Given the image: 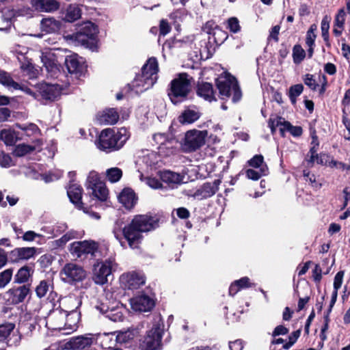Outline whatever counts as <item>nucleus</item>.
Returning <instances> with one entry per match:
<instances>
[{
    "label": "nucleus",
    "instance_id": "obj_1",
    "mask_svg": "<svg viewBox=\"0 0 350 350\" xmlns=\"http://www.w3.org/2000/svg\"><path fill=\"white\" fill-rule=\"evenodd\" d=\"M156 221L147 215H137L123 228V235L131 248H137L143 239V233L154 229Z\"/></svg>",
    "mask_w": 350,
    "mask_h": 350
},
{
    "label": "nucleus",
    "instance_id": "obj_2",
    "mask_svg": "<svg viewBox=\"0 0 350 350\" xmlns=\"http://www.w3.org/2000/svg\"><path fill=\"white\" fill-rule=\"evenodd\" d=\"M129 137V132L124 127L118 129L117 131L112 129H106L101 131L96 146L101 150H117L124 146Z\"/></svg>",
    "mask_w": 350,
    "mask_h": 350
},
{
    "label": "nucleus",
    "instance_id": "obj_3",
    "mask_svg": "<svg viewBox=\"0 0 350 350\" xmlns=\"http://www.w3.org/2000/svg\"><path fill=\"white\" fill-rule=\"evenodd\" d=\"M158 63L154 57L148 59L142 69V74L132 82L133 90L139 94L150 89L157 80Z\"/></svg>",
    "mask_w": 350,
    "mask_h": 350
},
{
    "label": "nucleus",
    "instance_id": "obj_4",
    "mask_svg": "<svg viewBox=\"0 0 350 350\" xmlns=\"http://www.w3.org/2000/svg\"><path fill=\"white\" fill-rule=\"evenodd\" d=\"M97 27L92 22L84 23L79 31L68 37L76 42L94 51L96 48Z\"/></svg>",
    "mask_w": 350,
    "mask_h": 350
},
{
    "label": "nucleus",
    "instance_id": "obj_5",
    "mask_svg": "<svg viewBox=\"0 0 350 350\" xmlns=\"http://www.w3.org/2000/svg\"><path fill=\"white\" fill-rule=\"evenodd\" d=\"M191 83L189 75L180 73L170 83L168 92L170 99L174 104H177L185 98L190 91Z\"/></svg>",
    "mask_w": 350,
    "mask_h": 350
},
{
    "label": "nucleus",
    "instance_id": "obj_6",
    "mask_svg": "<svg viewBox=\"0 0 350 350\" xmlns=\"http://www.w3.org/2000/svg\"><path fill=\"white\" fill-rule=\"evenodd\" d=\"M216 84L221 98H228L232 94V100L236 103L241 98V92L236 79L228 73H224L217 79Z\"/></svg>",
    "mask_w": 350,
    "mask_h": 350
},
{
    "label": "nucleus",
    "instance_id": "obj_7",
    "mask_svg": "<svg viewBox=\"0 0 350 350\" xmlns=\"http://www.w3.org/2000/svg\"><path fill=\"white\" fill-rule=\"evenodd\" d=\"M63 304H71L67 307L70 310L69 313L66 312V317L64 324L63 334L68 335L75 332L78 328L80 319V314L76 310L79 305V301L75 297H65L62 300Z\"/></svg>",
    "mask_w": 350,
    "mask_h": 350
},
{
    "label": "nucleus",
    "instance_id": "obj_8",
    "mask_svg": "<svg viewBox=\"0 0 350 350\" xmlns=\"http://www.w3.org/2000/svg\"><path fill=\"white\" fill-rule=\"evenodd\" d=\"M206 131L191 130L186 133L183 149L186 152H191L200 148L204 144L207 136Z\"/></svg>",
    "mask_w": 350,
    "mask_h": 350
},
{
    "label": "nucleus",
    "instance_id": "obj_9",
    "mask_svg": "<svg viewBox=\"0 0 350 350\" xmlns=\"http://www.w3.org/2000/svg\"><path fill=\"white\" fill-rule=\"evenodd\" d=\"M117 265L112 259L98 262L94 268L93 279L96 284H104L108 281L113 271L116 269Z\"/></svg>",
    "mask_w": 350,
    "mask_h": 350
},
{
    "label": "nucleus",
    "instance_id": "obj_10",
    "mask_svg": "<svg viewBox=\"0 0 350 350\" xmlns=\"http://www.w3.org/2000/svg\"><path fill=\"white\" fill-rule=\"evenodd\" d=\"M61 276L68 283L77 282L85 278L86 272L81 266L70 262L63 267Z\"/></svg>",
    "mask_w": 350,
    "mask_h": 350
},
{
    "label": "nucleus",
    "instance_id": "obj_11",
    "mask_svg": "<svg viewBox=\"0 0 350 350\" xmlns=\"http://www.w3.org/2000/svg\"><path fill=\"white\" fill-rule=\"evenodd\" d=\"M269 126L273 133L278 127L282 135H284L285 131H289L295 137L300 136L302 134V129L300 126H292L281 117L271 118L269 120Z\"/></svg>",
    "mask_w": 350,
    "mask_h": 350
},
{
    "label": "nucleus",
    "instance_id": "obj_12",
    "mask_svg": "<svg viewBox=\"0 0 350 350\" xmlns=\"http://www.w3.org/2000/svg\"><path fill=\"white\" fill-rule=\"evenodd\" d=\"M161 329L159 325H155L148 332L140 347L142 350H157L161 346Z\"/></svg>",
    "mask_w": 350,
    "mask_h": 350
},
{
    "label": "nucleus",
    "instance_id": "obj_13",
    "mask_svg": "<svg viewBox=\"0 0 350 350\" xmlns=\"http://www.w3.org/2000/svg\"><path fill=\"white\" fill-rule=\"evenodd\" d=\"M41 60L48 75L51 78H57L61 74V66L56 55L53 51H46L42 53Z\"/></svg>",
    "mask_w": 350,
    "mask_h": 350
},
{
    "label": "nucleus",
    "instance_id": "obj_14",
    "mask_svg": "<svg viewBox=\"0 0 350 350\" xmlns=\"http://www.w3.org/2000/svg\"><path fill=\"white\" fill-rule=\"evenodd\" d=\"M120 280L121 284L129 289H137L145 284L144 275L139 271L123 273Z\"/></svg>",
    "mask_w": 350,
    "mask_h": 350
},
{
    "label": "nucleus",
    "instance_id": "obj_15",
    "mask_svg": "<svg viewBox=\"0 0 350 350\" xmlns=\"http://www.w3.org/2000/svg\"><path fill=\"white\" fill-rule=\"evenodd\" d=\"M67 310L55 309L49 315L46 320V326L49 329L57 330L63 334L64 324L66 317Z\"/></svg>",
    "mask_w": 350,
    "mask_h": 350
},
{
    "label": "nucleus",
    "instance_id": "obj_16",
    "mask_svg": "<svg viewBox=\"0 0 350 350\" xmlns=\"http://www.w3.org/2000/svg\"><path fill=\"white\" fill-rule=\"evenodd\" d=\"M95 340L96 337L93 334H88L71 338L66 343V347L73 350H81L90 347Z\"/></svg>",
    "mask_w": 350,
    "mask_h": 350
},
{
    "label": "nucleus",
    "instance_id": "obj_17",
    "mask_svg": "<svg viewBox=\"0 0 350 350\" xmlns=\"http://www.w3.org/2000/svg\"><path fill=\"white\" fill-rule=\"evenodd\" d=\"M221 181L215 180L213 183H204L193 194L187 193L198 200H202L213 196L219 189Z\"/></svg>",
    "mask_w": 350,
    "mask_h": 350
},
{
    "label": "nucleus",
    "instance_id": "obj_18",
    "mask_svg": "<svg viewBox=\"0 0 350 350\" xmlns=\"http://www.w3.org/2000/svg\"><path fill=\"white\" fill-rule=\"evenodd\" d=\"M0 83L8 89L21 90L34 98L36 97V93L29 88L25 85H21L15 82L10 75L4 71L0 70Z\"/></svg>",
    "mask_w": 350,
    "mask_h": 350
},
{
    "label": "nucleus",
    "instance_id": "obj_19",
    "mask_svg": "<svg viewBox=\"0 0 350 350\" xmlns=\"http://www.w3.org/2000/svg\"><path fill=\"white\" fill-rule=\"evenodd\" d=\"M154 304V301L146 295H140L131 299V308L135 311H149L153 308Z\"/></svg>",
    "mask_w": 350,
    "mask_h": 350
},
{
    "label": "nucleus",
    "instance_id": "obj_20",
    "mask_svg": "<svg viewBox=\"0 0 350 350\" xmlns=\"http://www.w3.org/2000/svg\"><path fill=\"white\" fill-rule=\"evenodd\" d=\"M96 249V244L88 241L74 242L70 245V252L78 258L85 254H92Z\"/></svg>",
    "mask_w": 350,
    "mask_h": 350
},
{
    "label": "nucleus",
    "instance_id": "obj_21",
    "mask_svg": "<svg viewBox=\"0 0 350 350\" xmlns=\"http://www.w3.org/2000/svg\"><path fill=\"white\" fill-rule=\"evenodd\" d=\"M29 293V288L27 285H23L15 288L8 290L5 295L8 301L13 304L23 302Z\"/></svg>",
    "mask_w": 350,
    "mask_h": 350
},
{
    "label": "nucleus",
    "instance_id": "obj_22",
    "mask_svg": "<svg viewBox=\"0 0 350 350\" xmlns=\"http://www.w3.org/2000/svg\"><path fill=\"white\" fill-rule=\"evenodd\" d=\"M31 5L38 12L51 13L59 8V3L56 0H31Z\"/></svg>",
    "mask_w": 350,
    "mask_h": 350
},
{
    "label": "nucleus",
    "instance_id": "obj_23",
    "mask_svg": "<svg viewBox=\"0 0 350 350\" xmlns=\"http://www.w3.org/2000/svg\"><path fill=\"white\" fill-rule=\"evenodd\" d=\"M39 92L46 100H53L57 98L62 89L57 84L42 83L39 85Z\"/></svg>",
    "mask_w": 350,
    "mask_h": 350
},
{
    "label": "nucleus",
    "instance_id": "obj_24",
    "mask_svg": "<svg viewBox=\"0 0 350 350\" xmlns=\"http://www.w3.org/2000/svg\"><path fill=\"white\" fill-rule=\"evenodd\" d=\"M65 64L70 73L81 74L84 70L83 61L77 54L67 56Z\"/></svg>",
    "mask_w": 350,
    "mask_h": 350
},
{
    "label": "nucleus",
    "instance_id": "obj_25",
    "mask_svg": "<svg viewBox=\"0 0 350 350\" xmlns=\"http://www.w3.org/2000/svg\"><path fill=\"white\" fill-rule=\"evenodd\" d=\"M36 254L35 247H18L13 250L11 253L12 260L18 262L22 260H27Z\"/></svg>",
    "mask_w": 350,
    "mask_h": 350
},
{
    "label": "nucleus",
    "instance_id": "obj_26",
    "mask_svg": "<svg viewBox=\"0 0 350 350\" xmlns=\"http://www.w3.org/2000/svg\"><path fill=\"white\" fill-rule=\"evenodd\" d=\"M118 119V112L113 108L107 109L96 116V120L100 124H114Z\"/></svg>",
    "mask_w": 350,
    "mask_h": 350
},
{
    "label": "nucleus",
    "instance_id": "obj_27",
    "mask_svg": "<svg viewBox=\"0 0 350 350\" xmlns=\"http://www.w3.org/2000/svg\"><path fill=\"white\" fill-rule=\"evenodd\" d=\"M42 142L41 139H37L33 142L32 144L28 145L25 144H20L16 146L14 154L16 157H23L25 154L30 153L34 150H40Z\"/></svg>",
    "mask_w": 350,
    "mask_h": 350
},
{
    "label": "nucleus",
    "instance_id": "obj_28",
    "mask_svg": "<svg viewBox=\"0 0 350 350\" xmlns=\"http://www.w3.org/2000/svg\"><path fill=\"white\" fill-rule=\"evenodd\" d=\"M67 194L70 200L75 204L77 208H82V188L77 183H71L67 189Z\"/></svg>",
    "mask_w": 350,
    "mask_h": 350
},
{
    "label": "nucleus",
    "instance_id": "obj_29",
    "mask_svg": "<svg viewBox=\"0 0 350 350\" xmlns=\"http://www.w3.org/2000/svg\"><path fill=\"white\" fill-rule=\"evenodd\" d=\"M178 142L174 138H168L161 146H158L159 153L163 157H168L173 154L177 150Z\"/></svg>",
    "mask_w": 350,
    "mask_h": 350
},
{
    "label": "nucleus",
    "instance_id": "obj_30",
    "mask_svg": "<svg viewBox=\"0 0 350 350\" xmlns=\"http://www.w3.org/2000/svg\"><path fill=\"white\" fill-rule=\"evenodd\" d=\"M118 200L126 208H131L137 202L134 191L129 188L122 190L118 196Z\"/></svg>",
    "mask_w": 350,
    "mask_h": 350
},
{
    "label": "nucleus",
    "instance_id": "obj_31",
    "mask_svg": "<svg viewBox=\"0 0 350 350\" xmlns=\"http://www.w3.org/2000/svg\"><path fill=\"white\" fill-rule=\"evenodd\" d=\"M15 16V11L8 8L3 9L0 12V30L5 31L10 29Z\"/></svg>",
    "mask_w": 350,
    "mask_h": 350
},
{
    "label": "nucleus",
    "instance_id": "obj_32",
    "mask_svg": "<svg viewBox=\"0 0 350 350\" xmlns=\"http://www.w3.org/2000/svg\"><path fill=\"white\" fill-rule=\"evenodd\" d=\"M198 95L204 100L211 102L215 100V93L213 85L209 83H199L197 90Z\"/></svg>",
    "mask_w": 350,
    "mask_h": 350
},
{
    "label": "nucleus",
    "instance_id": "obj_33",
    "mask_svg": "<svg viewBox=\"0 0 350 350\" xmlns=\"http://www.w3.org/2000/svg\"><path fill=\"white\" fill-rule=\"evenodd\" d=\"M34 269L33 267L25 265L21 267L14 275V282L17 284H23L27 282L33 275Z\"/></svg>",
    "mask_w": 350,
    "mask_h": 350
},
{
    "label": "nucleus",
    "instance_id": "obj_34",
    "mask_svg": "<svg viewBox=\"0 0 350 350\" xmlns=\"http://www.w3.org/2000/svg\"><path fill=\"white\" fill-rule=\"evenodd\" d=\"M60 22L53 17L43 18L40 22V29L42 31L52 33L60 29Z\"/></svg>",
    "mask_w": 350,
    "mask_h": 350
},
{
    "label": "nucleus",
    "instance_id": "obj_35",
    "mask_svg": "<svg viewBox=\"0 0 350 350\" xmlns=\"http://www.w3.org/2000/svg\"><path fill=\"white\" fill-rule=\"evenodd\" d=\"M160 178L169 185H178L183 183V176L171 171H164L160 173Z\"/></svg>",
    "mask_w": 350,
    "mask_h": 350
},
{
    "label": "nucleus",
    "instance_id": "obj_36",
    "mask_svg": "<svg viewBox=\"0 0 350 350\" xmlns=\"http://www.w3.org/2000/svg\"><path fill=\"white\" fill-rule=\"evenodd\" d=\"M317 29V25L313 24L310 27L306 33V44L308 47V52L309 57H311L313 54L314 42L317 38V35L315 34Z\"/></svg>",
    "mask_w": 350,
    "mask_h": 350
},
{
    "label": "nucleus",
    "instance_id": "obj_37",
    "mask_svg": "<svg viewBox=\"0 0 350 350\" xmlns=\"http://www.w3.org/2000/svg\"><path fill=\"white\" fill-rule=\"evenodd\" d=\"M96 340H98L103 347L106 349L112 347L116 342V336L114 333H103L98 335Z\"/></svg>",
    "mask_w": 350,
    "mask_h": 350
},
{
    "label": "nucleus",
    "instance_id": "obj_38",
    "mask_svg": "<svg viewBox=\"0 0 350 350\" xmlns=\"http://www.w3.org/2000/svg\"><path fill=\"white\" fill-rule=\"evenodd\" d=\"M81 16V10L77 5H70L66 10L64 20L67 22L72 23L78 20Z\"/></svg>",
    "mask_w": 350,
    "mask_h": 350
},
{
    "label": "nucleus",
    "instance_id": "obj_39",
    "mask_svg": "<svg viewBox=\"0 0 350 350\" xmlns=\"http://www.w3.org/2000/svg\"><path fill=\"white\" fill-rule=\"evenodd\" d=\"M200 116V113L198 111L187 109L180 116L179 121L183 124H191L198 120Z\"/></svg>",
    "mask_w": 350,
    "mask_h": 350
},
{
    "label": "nucleus",
    "instance_id": "obj_40",
    "mask_svg": "<svg viewBox=\"0 0 350 350\" xmlns=\"http://www.w3.org/2000/svg\"><path fill=\"white\" fill-rule=\"evenodd\" d=\"M0 139L2 140L6 145H13L18 137L15 131L11 129H3L0 133Z\"/></svg>",
    "mask_w": 350,
    "mask_h": 350
},
{
    "label": "nucleus",
    "instance_id": "obj_41",
    "mask_svg": "<svg viewBox=\"0 0 350 350\" xmlns=\"http://www.w3.org/2000/svg\"><path fill=\"white\" fill-rule=\"evenodd\" d=\"M92 194L98 200L105 201L108 196V190L103 183H98L96 186L91 188Z\"/></svg>",
    "mask_w": 350,
    "mask_h": 350
},
{
    "label": "nucleus",
    "instance_id": "obj_42",
    "mask_svg": "<svg viewBox=\"0 0 350 350\" xmlns=\"http://www.w3.org/2000/svg\"><path fill=\"white\" fill-rule=\"evenodd\" d=\"M116 342L120 344H128L133 340L135 336V332L131 329L121 331L116 335Z\"/></svg>",
    "mask_w": 350,
    "mask_h": 350
},
{
    "label": "nucleus",
    "instance_id": "obj_43",
    "mask_svg": "<svg viewBox=\"0 0 350 350\" xmlns=\"http://www.w3.org/2000/svg\"><path fill=\"white\" fill-rule=\"evenodd\" d=\"M122 176V171L118 167H111L106 171V178L110 183L118 182Z\"/></svg>",
    "mask_w": 350,
    "mask_h": 350
},
{
    "label": "nucleus",
    "instance_id": "obj_44",
    "mask_svg": "<svg viewBox=\"0 0 350 350\" xmlns=\"http://www.w3.org/2000/svg\"><path fill=\"white\" fill-rule=\"evenodd\" d=\"M312 142L311 148L310 150V157L308 159V162L310 163H314V154L317 152V147L319 146L318 137L316 135L315 131L311 132Z\"/></svg>",
    "mask_w": 350,
    "mask_h": 350
},
{
    "label": "nucleus",
    "instance_id": "obj_45",
    "mask_svg": "<svg viewBox=\"0 0 350 350\" xmlns=\"http://www.w3.org/2000/svg\"><path fill=\"white\" fill-rule=\"evenodd\" d=\"M304 86L301 84H296L291 86L289 89V98L291 103L295 105L297 101V97L303 92Z\"/></svg>",
    "mask_w": 350,
    "mask_h": 350
},
{
    "label": "nucleus",
    "instance_id": "obj_46",
    "mask_svg": "<svg viewBox=\"0 0 350 350\" xmlns=\"http://www.w3.org/2000/svg\"><path fill=\"white\" fill-rule=\"evenodd\" d=\"M12 275V269H7L0 273V288H3L10 283Z\"/></svg>",
    "mask_w": 350,
    "mask_h": 350
},
{
    "label": "nucleus",
    "instance_id": "obj_47",
    "mask_svg": "<svg viewBox=\"0 0 350 350\" xmlns=\"http://www.w3.org/2000/svg\"><path fill=\"white\" fill-rule=\"evenodd\" d=\"M204 29L208 33H211V31L213 30L215 31L213 32V34L215 35L216 33L221 34L223 40H226L228 37L226 32L221 30L217 25L215 24V23L213 21H208L204 26Z\"/></svg>",
    "mask_w": 350,
    "mask_h": 350
},
{
    "label": "nucleus",
    "instance_id": "obj_48",
    "mask_svg": "<svg viewBox=\"0 0 350 350\" xmlns=\"http://www.w3.org/2000/svg\"><path fill=\"white\" fill-rule=\"evenodd\" d=\"M16 127L23 131L25 135L27 136H31L40 133L38 127L32 123L29 124L28 125H21L17 124Z\"/></svg>",
    "mask_w": 350,
    "mask_h": 350
},
{
    "label": "nucleus",
    "instance_id": "obj_49",
    "mask_svg": "<svg viewBox=\"0 0 350 350\" xmlns=\"http://www.w3.org/2000/svg\"><path fill=\"white\" fill-rule=\"evenodd\" d=\"M306 53L302 47L299 45H295L293 49V57L295 64L300 63L305 57Z\"/></svg>",
    "mask_w": 350,
    "mask_h": 350
},
{
    "label": "nucleus",
    "instance_id": "obj_50",
    "mask_svg": "<svg viewBox=\"0 0 350 350\" xmlns=\"http://www.w3.org/2000/svg\"><path fill=\"white\" fill-rule=\"evenodd\" d=\"M51 285L49 282L42 280L36 288V293L38 297L41 298L46 295V293L49 291Z\"/></svg>",
    "mask_w": 350,
    "mask_h": 350
},
{
    "label": "nucleus",
    "instance_id": "obj_51",
    "mask_svg": "<svg viewBox=\"0 0 350 350\" xmlns=\"http://www.w3.org/2000/svg\"><path fill=\"white\" fill-rule=\"evenodd\" d=\"M265 167H261L259 170L248 169L246 171V176L250 179L257 180L262 175H265Z\"/></svg>",
    "mask_w": 350,
    "mask_h": 350
},
{
    "label": "nucleus",
    "instance_id": "obj_52",
    "mask_svg": "<svg viewBox=\"0 0 350 350\" xmlns=\"http://www.w3.org/2000/svg\"><path fill=\"white\" fill-rule=\"evenodd\" d=\"M139 178L142 181L145 180L146 183L152 189H158L162 188V184L156 178L147 177L145 179H144L143 175L140 174Z\"/></svg>",
    "mask_w": 350,
    "mask_h": 350
},
{
    "label": "nucleus",
    "instance_id": "obj_53",
    "mask_svg": "<svg viewBox=\"0 0 350 350\" xmlns=\"http://www.w3.org/2000/svg\"><path fill=\"white\" fill-rule=\"evenodd\" d=\"M14 328V325L11 323L0 325V338L4 339L7 338Z\"/></svg>",
    "mask_w": 350,
    "mask_h": 350
},
{
    "label": "nucleus",
    "instance_id": "obj_54",
    "mask_svg": "<svg viewBox=\"0 0 350 350\" xmlns=\"http://www.w3.org/2000/svg\"><path fill=\"white\" fill-rule=\"evenodd\" d=\"M227 28L234 33L239 32L241 29L239 21L236 17H231L227 21Z\"/></svg>",
    "mask_w": 350,
    "mask_h": 350
},
{
    "label": "nucleus",
    "instance_id": "obj_55",
    "mask_svg": "<svg viewBox=\"0 0 350 350\" xmlns=\"http://www.w3.org/2000/svg\"><path fill=\"white\" fill-rule=\"evenodd\" d=\"M248 163L250 166L255 168H261L265 167V170H267V167L264 166L263 164V157L260 154L255 155L253 158H252Z\"/></svg>",
    "mask_w": 350,
    "mask_h": 350
},
{
    "label": "nucleus",
    "instance_id": "obj_56",
    "mask_svg": "<svg viewBox=\"0 0 350 350\" xmlns=\"http://www.w3.org/2000/svg\"><path fill=\"white\" fill-rule=\"evenodd\" d=\"M87 182L88 184V187L90 188L96 186V185L98 184V183H102L100 181L98 174L94 171H92L89 173Z\"/></svg>",
    "mask_w": 350,
    "mask_h": 350
},
{
    "label": "nucleus",
    "instance_id": "obj_57",
    "mask_svg": "<svg viewBox=\"0 0 350 350\" xmlns=\"http://www.w3.org/2000/svg\"><path fill=\"white\" fill-rule=\"evenodd\" d=\"M21 68L30 78L34 77L36 75L37 70L34 68L33 64L29 62L23 63Z\"/></svg>",
    "mask_w": 350,
    "mask_h": 350
},
{
    "label": "nucleus",
    "instance_id": "obj_58",
    "mask_svg": "<svg viewBox=\"0 0 350 350\" xmlns=\"http://www.w3.org/2000/svg\"><path fill=\"white\" fill-rule=\"evenodd\" d=\"M345 21V10L340 9L336 16L334 21V25L339 27L340 29L343 28V25Z\"/></svg>",
    "mask_w": 350,
    "mask_h": 350
},
{
    "label": "nucleus",
    "instance_id": "obj_59",
    "mask_svg": "<svg viewBox=\"0 0 350 350\" xmlns=\"http://www.w3.org/2000/svg\"><path fill=\"white\" fill-rule=\"evenodd\" d=\"M343 277H344V272L343 271H339L338 272L334 280V291H336L338 293V289L341 288V286L342 284L343 281Z\"/></svg>",
    "mask_w": 350,
    "mask_h": 350
},
{
    "label": "nucleus",
    "instance_id": "obj_60",
    "mask_svg": "<svg viewBox=\"0 0 350 350\" xmlns=\"http://www.w3.org/2000/svg\"><path fill=\"white\" fill-rule=\"evenodd\" d=\"M62 175V172L57 171L55 172H50L49 174H46L42 175V179L45 183H49L59 179Z\"/></svg>",
    "mask_w": 350,
    "mask_h": 350
},
{
    "label": "nucleus",
    "instance_id": "obj_61",
    "mask_svg": "<svg viewBox=\"0 0 350 350\" xmlns=\"http://www.w3.org/2000/svg\"><path fill=\"white\" fill-rule=\"evenodd\" d=\"M0 165L4 167H9L12 165L11 157L6 154L2 153L0 155Z\"/></svg>",
    "mask_w": 350,
    "mask_h": 350
},
{
    "label": "nucleus",
    "instance_id": "obj_62",
    "mask_svg": "<svg viewBox=\"0 0 350 350\" xmlns=\"http://www.w3.org/2000/svg\"><path fill=\"white\" fill-rule=\"evenodd\" d=\"M304 83L312 90L317 88V84L313 78V76L310 74H307L304 79Z\"/></svg>",
    "mask_w": 350,
    "mask_h": 350
},
{
    "label": "nucleus",
    "instance_id": "obj_63",
    "mask_svg": "<svg viewBox=\"0 0 350 350\" xmlns=\"http://www.w3.org/2000/svg\"><path fill=\"white\" fill-rule=\"evenodd\" d=\"M327 165L330 167H336L341 170H345L349 168L347 167L345 163L337 161L333 159L329 160Z\"/></svg>",
    "mask_w": 350,
    "mask_h": 350
},
{
    "label": "nucleus",
    "instance_id": "obj_64",
    "mask_svg": "<svg viewBox=\"0 0 350 350\" xmlns=\"http://www.w3.org/2000/svg\"><path fill=\"white\" fill-rule=\"evenodd\" d=\"M328 156L325 154H318L317 152L314 154V163L318 164L327 165L329 160H327Z\"/></svg>",
    "mask_w": 350,
    "mask_h": 350
}]
</instances>
